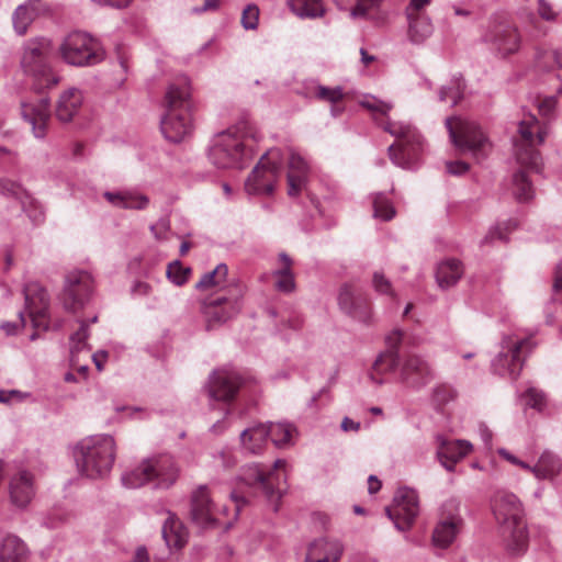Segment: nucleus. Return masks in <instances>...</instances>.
Masks as SVG:
<instances>
[{"instance_id":"nucleus-40","label":"nucleus","mask_w":562,"mask_h":562,"mask_svg":"<svg viewBox=\"0 0 562 562\" xmlns=\"http://www.w3.org/2000/svg\"><path fill=\"white\" fill-rule=\"evenodd\" d=\"M289 7L300 18L316 19L325 13L322 0H289Z\"/></svg>"},{"instance_id":"nucleus-48","label":"nucleus","mask_w":562,"mask_h":562,"mask_svg":"<svg viewBox=\"0 0 562 562\" xmlns=\"http://www.w3.org/2000/svg\"><path fill=\"white\" fill-rule=\"evenodd\" d=\"M395 215V209L383 193L373 195V216L383 221H390Z\"/></svg>"},{"instance_id":"nucleus-17","label":"nucleus","mask_w":562,"mask_h":562,"mask_svg":"<svg viewBox=\"0 0 562 562\" xmlns=\"http://www.w3.org/2000/svg\"><path fill=\"white\" fill-rule=\"evenodd\" d=\"M178 475L179 469L170 456H159L143 462V485L153 483L154 488H169Z\"/></svg>"},{"instance_id":"nucleus-63","label":"nucleus","mask_w":562,"mask_h":562,"mask_svg":"<svg viewBox=\"0 0 562 562\" xmlns=\"http://www.w3.org/2000/svg\"><path fill=\"white\" fill-rule=\"evenodd\" d=\"M220 5L218 0H205L202 7H194L191 9L193 14H201L210 10H216Z\"/></svg>"},{"instance_id":"nucleus-45","label":"nucleus","mask_w":562,"mask_h":562,"mask_svg":"<svg viewBox=\"0 0 562 562\" xmlns=\"http://www.w3.org/2000/svg\"><path fill=\"white\" fill-rule=\"evenodd\" d=\"M89 337L88 323L80 321L79 329L70 337V355L71 363L78 362V355L87 348V339Z\"/></svg>"},{"instance_id":"nucleus-58","label":"nucleus","mask_w":562,"mask_h":562,"mask_svg":"<svg viewBox=\"0 0 562 562\" xmlns=\"http://www.w3.org/2000/svg\"><path fill=\"white\" fill-rule=\"evenodd\" d=\"M21 186L9 179L0 180V192L4 195L19 196L21 193Z\"/></svg>"},{"instance_id":"nucleus-25","label":"nucleus","mask_w":562,"mask_h":562,"mask_svg":"<svg viewBox=\"0 0 562 562\" xmlns=\"http://www.w3.org/2000/svg\"><path fill=\"white\" fill-rule=\"evenodd\" d=\"M310 173L308 162L292 148L289 149L288 193L297 195L306 186Z\"/></svg>"},{"instance_id":"nucleus-38","label":"nucleus","mask_w":562,"mask_h":562,"mask_svg":"<svg viewBox=\"0 0 562 562\" xmlns=\"http://www.w3.org/2000/svg\"><path fill=\"white\" fill-rule=\"evenodd\" d=\"M407 36L411 43L415 45L423 44L432 34V24L427 15L407 18Z\"/></svg>"},{"instance_id":"nucleus-21","label":"nucleus","mask_w":562,"mask_h":562,"mask_svg":"<svg viewBox=\"0 0 562 562\" xmlns=\"http://www.w3.org/2000/svg\"><path fill=\"white\" fill-rule=\"evenodd\" d=\"M340 308L352 317L366 322L370 316L368 296L357 286L344 284L338 294Z\"/></svg>"},{"instance_id":"nucleus-64","label":"nucleus","mask_w":562,"mask_h":562,"mask_svg":"<svg viewBox=\"0 0 562 562\" xmlns=\"http://www.w3.org/2000/svg\"><path fill=\"white\" fill-rule=\"evenodd\" d=\"M109 353L104 350L97 351L92 355V360L95 364L98 371H102L104 368V363L106 362Z\"/></svg>"},{"instance_id":"nucleus-37","label":"nucleus","mask_w":562,"mask_h":562,"mask_svg":"<svg viewBox=\"0 0 562 562\" xmlns=\"http://www.w3.org/2000/svg\"><path fill=\"white\" fill-rule=\"evenodd\" d=\"M463 268L459 260L447 259L440 262L436 270V280L441 289L453 286L462 277Z\"/></svg>"},{"instance_id":"nucleus-33","label":"nucleus","mask_w":562,"mask_h":562,"mask_svg":"<svg viewBox=\"0 0 562 562\" xmlns=\"http://www.w3.org/2000/svg\"><path fill=\"white\" fill-rule=\"evenodd\" d=\"M227 274V266L225 263H218L214 270L204 273L195 286L199 290H210L215 288L224 291L223 294H229L231 288L239 285L228 282Z\"/></svg>"},{"instance_id":"nucleus-29","label":"nucleus","mask_w":562,"mask_h":562,"mask_svg":"<svg viewBox=\"0 0 562 562\" xmlns=\"http://www.w3.org/2000/svg\"><path fill=\"white\" fill-rule=\"evenodd\" d=\"M303 94L306 98H314L321 101H326L331 103L334 106L331 108V114L337 116L341 109L337 108L336 104L340 102L344 98V91L340 87L328 88L319 85L318 82L311 80L305 82L303 88Z\"/></svg>"},{"instance_id":"nucleus-60","label":"nucleus","mask_w":562,"mask_h":562,"mask_svg":"<svg viewBox=\"0 0 562 562\" xmlns=\"http://www.w3.org/2000/svg\"><path fill=\"white\" fill-rule=\"evenodd\" d=\"M557 99L554 97L544 98L538 105L539 112L543 116H549L555 109Z\"/></svg>"},{"instance_id":"nucleus-14","label":"nucleus","mask_w":562,"mask_h":562,"mask_svg":"<svg viewBox=\"0 0 562 562\" xmlns=\"http://www.w3.org/2000/svg\"><path fill=\"white\" fill-rule=\"evenodd\" d=\"M213 493L207 485L199 486L191 496V519L201 528H214L217 526L231 527V522L222 520L226 516L227 508H217L213 501Z\"/></svg>"},{"instance_id":"nucleus-52","label":"nucleus","mask_w":562,"mask_h":562,"mask_svg":"<svg viewBox=\"0 0 562 562\" xmlns=\"http://www.w3.org/2000/svg\"><path fill=\"white\" fill-rule=\"evenodd\" d=\"M259 14L260 10L257 4L249 3L247 4L240 18V24L245 30H257L259 25Z\"/></svg>"},{"instance_id":"nucleus-11","label":"nucleus","mask_w":562,"mask_h":562,"mask_svg":"<svg viewBox=\"0 0 562 562\" xmlns=\"http://www.w3.org/2000/svg\"><path fill=\"white\" fill-rule=\"evenodd\" d=\"M283 154L279 148L269 149L258 161L245 182L248 194H271L281 175Z\"/></svg>"},{"instance_id":"nucleus-5","label":"nucleus","mask_w":562,"mask_h":562,"mask_svg":"<svg viewBox=\"0 0 562 562\" xmlns=\"http://www.w3.org/2000/svg\"><path fill=\"white\" fill-rule=\"evenodd\" d=\"M382 128L397 139L389 147L391 160L404 169L418 167L423 153V137L411 124L396 121H382Z\"/></svg>"},{"instance_id":"nucleus-15","label":"nucleus","mask_w":562,"mask_h":562,"mask_svg":"<svg viewBox=\"0 0 562 562\" xmlns=\"http://www.w3.org/2000/svg\"><path fill=\"white\" fill-rule=\"evenodd\" d=\"M418 513L417 493L408 487L398 488L393 499V506L386 508L387 517L401 531L407 530L413 525Z\"/></svg>"},{"instance_id":"nucleus-9","label":"nucleus","mask_w":562,"mask_h":562,"mask_svg":"<svg viewBox=\"0 0 562 562\" xmlns=\"http://www.w3.org/2000/svg\"><path fill=\"white\" fill-rule=\"evenodd\" d=\"M445 125L450 140L462 153H471L476 158L487 155L490 142L475 122L451 116L446 119Z\"/></svg>"},{"instance_id":"nucleus-6","label":"nucleus","mask_w":562,"mask_h":562,"mask_svg":"<svg viewBox=\"0 0 562 562\" xmlns=\"http://www.w3.org/2000/svg\"><path fill=\"white\" fill-rule=\"evenodd\" d=\"M52 52L53 43L47 37H34L23 45L21 67L40 88H50L59 82V77L53 71L49 61Z\"/></svg>"},{"instance_id":"nucleus-35","label":"nucleus","mask_w":562,"mask_h":562,"mask_svg":"<svg viewBox=\"0 0 562 562\" xmlns=\"http://www.w3.org/2000/svg\"><path fill=\"white\" fill-rule=\"evenodd\" d=\"M269 430L266 425L259 424L241 431L243 448L254 454L261 453L266 447Z\"/></svg>"},{"instance_id":"nucleus-62","label":"nucleus","mask_w":562,"mask_h":562,"mask_svg":"<svg viewBox=\"0 0 562 562\" xmlns=\"http://www.w3.org/2000/svg\"><path fill=\"white\" fill-rule=\"evenodd\" d=\"M403 331L401 329H394L386 336V344L390 350H396L397 346L401 344L403 339Z\"/></svg>"},{"instance_id":"nucleus-34","label":"nucleus","mask_w":562,"mask_h":562,"mask_svg":"<svg viewBox=\"0 0 562 562\" xmlns=\"http://www.w3.org/2000/svg\"><path fill=\"white\" fill-rule=\"evenodd\" d=\"M561 471V458L550 450H544L532 467V474L539 480H553Z\"/></svg>"},{"instance_id":"nucleus-43","label":"nucleus","mask_w":562,"mask_h":562,"mask_svg":"<svg viewBox=\"0 0 562 562\" xmlns=\"http://www.w3.org/2000/svg\"><path fill=\"white\" fill-rule=\"evenodd\" d=\"M464 85L461 78H453L448 85L441 87L439 91V101H451V105H457L463 98Z\"/></svg>"},{"instance_id":"nucleus-2","label":"nucleus","mask_w":562,"mask_h":562,"mask_svg":"<svg viewBox=\"0 0 562 562\" xmlns=\"http://www.w3.org/2000/svg\"><path fill=\"white\" fill-rule=\"evenodd\" d=\"M166 112L160 120V131L170 143H181L194 130L193 103L187 78L169 86L166 92Z\"/></svg>"},{"instance_id":"nucleus-13","label":"nucleus","mask_w":562,"mask_h":562,"mask_svg":"<svg viewBox=\"0 0 562 562\" xmlns=\"http://www.w3.org/2000/svg\"><path fill=\"white\" fill-rule=\"evenodd\" d=\"M243 288L233 286L229 294H218L206 300L202 308L206 328H216L235 317L243 307Z\"/></svg>"},{"instance_id":"nucleus-20","label":"nucleus","mask_w":562,"mask_h":562,"mask_svg":"<svg viewBox=\"0 0 562 562\" xmlns=\"http://www.w3.org/2000/svg\"><path fill=\"white\" fill-rule=\"evenodd\" d=\"M483 41L490 44L498 55L505 57L518 52L520 35L518 30L510 24H495L483 35Z\"/></svg>"},{"instance_id":"nucleus-32","label":"nucleus","mask_w":562,"mask_h":562,"mask_svg":"<svg viewBox=\"0 0 562 562\" xmlns=\"http://www.w3.org/2000/svg\"><path fill=\"white\" fill-rule=\"evenodd\" d=\"M45 10L40 0H30L16 8L13 14V26L19 35L26 33L33 21Z\"/></svg>"},{"instance_id":"nucleus-39","label":"nucleus","mask_w":562,"mask_h":562,"mask_svg":"<svg viewBox=\"0 0 562 562\" xmlns=\"http://www.w3.org/2000/svg\"><path fill=\"white\" fill-rule=\"evenodd\" d=\"M460 519L457 517H450L441 520L435 528L432 533V540L435 546L440 548H447L454 540L459 531Z\"/></svg>"},{"instance_id":"nucleus-4","label":"nucleus","mask_w":562,"mask_h":562,"mask_svg":"<svg viewBox=\"0 0 562 562\" xmlns=\"http://www.w3.org/2000/svg\"><path fill=\"white\" fill-rule=\"evenodd\" d=\"M116 446L110 435H94L81 440L76 447L79 472L89 479L105 477L112 470Z\"/></svg>"},{"instance_id":"nucleus-55","label":"nucleus","mask_w":562,"mask_h":562,"mask_svg":"<svg viewBox=\"0 0 562 562\" xmlns=\"http://www.w3.org/2000/svg\"><path fill=\"white\" fill-rule=\"evenodd\" d=\"M526 404L535 409L541 411L546 405L544 394L535 389L529 387L525 393Z\"/></svg>"},{"instance_id":"nucleus-54","label":"nucleus","mask_w":562,"mask_h":562,"mask_svg":"<svg viewBox=\"0 0 562 562\" xmlns=\"http://www.w3.org/2000/svg\"><path fill=\"white\" fill-rule=\"evenodd\" d=\"M122 485L127 490H135L140 485V470L138 467L125 470L121 476Z\"/></svg>"},{"instance_id":"nucleus-1","label":"nucleus","mask_w":562,"mask_h":562,"mask_svg":"<svg viewBox=\"0 0 562 562\" xmlns=\"http://www.w3.org/2000/svg\"><path fill=\"white\" fill-rule=\"evenodd\" d=\"M254 127L248 122L216 134L210 144L207 157L221 169L244 168L252 157Z\"/></svg>"},{"instance_id":"nucleus-49","label":"nucleus","mask_w":562,"mask_h":562,"mask_svg":"<svg viewBox=\"0 0 562 562\" xmlns=\"http://www.w3.org/2000/svg\"><path fill=\"white\" fill-rule=\"evenodd\" d=\"M400 362L397 350H387L381 353L373 363V372L384 373L394 371Z\"/></svg>"},{"instance_id":"nucleus-41","label":"nucleus","mask_w":562,"mask_h":562,"mask_svg":"<svg viewBox=\"0 0 562 562\" xmlns=\"http://www.w3.org/2000/svg\"><path fill=\"white\" fill-rule=\"evenodd\" d=\"M266 427L269 430L268 437L276 447L283 448L292 443L295 434L293 425L289 423H268Z\"/></svg>"},{"instance_id":"nucleus-57","label":"nucleus","mask_w":562,"mask_h":562,"mask_svg":"<svg viewBox=\"0 0 562 562\" xmlns=\"http://www.w3.org/2000/svg\"><path fill=\"white\" fill-rule=\"evenodd\" d=\"M430 3V0H411L406 8V16L425 15L422 11Z\"/></svg>"},{"instance_id":"nucleus-27","label":"nucleus","mask_w":562,"mask_h":562,"mask_svg":"<svg viewBox=\"0 0 562 562\" xmlns=\"http://www.w3.org/2000/svg\"><path fill=\"white\" fill-rule=\"evenodd\" d=\"M161 533L167 547L171 550H181L189 540V531L184 524L172 513L167 512Z\"/></svg>"},{"instance_id":"nucleus-51","label":"nucleus","mask_w":562,"mask_h":562,"mask_svg":"<svg viewBox=\"0 0 562 562\" xmlns=\"http://www.w3.org/2000/svg\"><path fill=\"white\" fill-rule=\"evenodd\" d=\"M191 269L183 267L179 260H175L168 265L167 278L176 285L181 286L189 280Z\"/></svg>"},{"instance_id":"nucleus-42","label":"nucleus","mask_w":562,"mask_h":562,"mask_svg":"<svg viewBox=\"0 0 562 562\" xmlns=\"http://www.w3.org/2000/svg\"><path fill=\"white\" fill-rule=\"evenodd\" d=\"M103 196L113 206L122 209H138L140 207V195L136 191H117L103 193Z\"/></svg>"},{"instance_id":"nucleus-44","label":"nucleus","mask_w":562,"mask_h":562,"mask_svg":"<svg viewBox=\"0 0 562 562\" xmlns=\"http://www.w3.org/2000/svg\"><path fill=\"white\" fill-rule=\"evenodd\" d=\"M334 2L341 10H346L349 5L356 3L351 9V16L364 18L369 14L371 9L376 8L380 4L381 0H334Z\"/></svg>"},{"instance_id":"nucleus-12","label":"nucleus","mask_w":562,"mask_h":562,"mask_svg":"<svg viewBox=\"0 0 562 562\" xmlns=\"http://www.w3.org/2000/svg\"><path fill=\"white\" fill-rule=\"evenodd\" d=\"M94 293V280L85 270H72L65 277L64 286L59 295L63 307L71 313L83 310Z\"/></svg>"},{"instance_id":"nucleus-24","label":"nucleus","mask_w":562,"mask_h":562,"mask_svg":"<svg viewBox=\"0 0 562 562\" xmlns=\"http://www.w3.org/2000/svg\"><path fill=\"white\" fill-rule=\"evenodd\" d=\"M437 457L447 471H453L456 464L468 456L472 445L467 440H448L443 436L436 437Z\"/></svg>"},{"instance_id":"nucleus-10","label":"nucleus","mask_w":562,"mask_h":562,"mask_svg":"<svg viewBox=\"0 0 562 562\" xmlns=\"http://www.w3.org/2000/svg\"><path fill=\"white\" fill-rule=\"evenodd\" d=\"M286 462L278 459L273 469L266 471L259 464L245 465L241 470V480L249 486L258 485L270 502H279L285 491Z\"/></svg>"},{"instance_id":"nucleus-59","label":"nucleus","mask_w":562,"mask_h":562,"mask_svg":"<svg viewBox=\"0 0 562 562\" xmlns=\"http://www.w3.org/2000/svg\"><path fill=\"white\" fill-rule=\"evenodd\" d=\"M538 13L546 21H553L557 18L555 11L547 0H538Z\"/></svg>"},{"instance_id":"nucleus-30","label":"nucleus","mask_w":562,"mask_h":562,"mask_svg":"<svg viewBox=\"0 0 562 562\" xmlns=\"http://www.w3.org/2000/svg\"><path fill=\"white\" fill-rule=\"evenodd\" d=\"M293 260L285 252H280L277 267L272 271L274 288L282 293H290L295 289V279L292 270Z\"/></svg>"},{"instance_id":"nucleus-19","label":"nucleus","mask_w":562,"mask_h":562,"mask_svg":"<svg viewBox=\"0 0 562 562\" xmlns=\"http://www.w3.org/2000/svg\"><path fill=\"white\" fill-rule=\"evenodd\" d=\"M25 308L34 328H48L47 311L49 299L46 290L37 282H27L23 288Z\"/></svg>"},{"instance_id":"nucleus-31","label":"nucleus","mask_w":562,"mask_h":562,"mask_svg":"<svg viewBox=\"0 0 562 562\" xmlns=\"http://www.w3.org/2000/svg\"><path fill=\"white\" fill-rule=\"evenodd\" d=\"M83 102L82 93L77 88L64 91L56 105V116L60 122H70L79 112Z\"/></svg>"},{"instance_id":"nucleus-46","label":"nucleus","mask_w":562,"mask_h":562,"mask_svg":"<svg viewBox=\"0 0 562 562\" xmlns=\"http://www.w3.org/2000/svg\"><path fill=\"white\" fill-rule=\"evenodd\" d=\"M513 192L519 201H528L533 196L532 184L524 171H518L514 175Z\"/></svg>"},{"instance_id":"nucleus-26","label":"nucleus","mask_w":562,"mask_h":562,"mask_svg":"<svg viewBox=\"0 0 562 562\" xmlns=\"http://www.w3.org/2000/svg\"><path fill=\"white\" fill-rule=\"evenodd\" d=\"M22 115L27 121L37 138L46 134V127L50 119L49 102L47 99H41L36 103H23Z\"/></svg>"},{"instance_id":"nucleus-53","label":"nucleus","mask_w":562,"mask_h":562,"mask_svg":"<svg viewBox=\"0 0 562 562\" xmlns=\"http://www.w3.org/2000/svg\"><path fill=\"white\" fill-rule=\"evenodd\" d=\"M456 396L454 390L446 384L438 385L432 391V400L438 405H445Z\"/></svg>"},{"instance_id":"nucleus-61","label":"nucleus","mask_w":562,"mask_h":562,"mask_svg":"<svg viewBox=\"0 0 562 562\" xmlns=\"http://www.w3.org/2000/svg\"><path fill=\"white\" fill-rule=\"evenodd\" d=\"M446 168L449 173L460 176L469 170V165L464 161H448Z\"/></svg>"},{"instance_id":"nucleus-50","label":"nucleus","mask_w":562,"mask_h":562,"mask_svg":"<svg viewBox=\"0 0 562 562\" xmlns=\"http://www.w3.org/2000/svg\"><path fill=\"white\" fill-rule=\"evenodd\" d=\"M361 106L369 110L375 120L379 116H385L393 108V105L389 102L382 101L373 95H366L360 101Z\"/></svg>"},{"instance_id":"nucleus-28","label":"nucleus","mask_w":562,"mask_h":562,"mask_svg":"<svg viewBox=\"0 0 562 562\" xmlns=\"http://www.w3.org/2000/svg\"><path fill=\"white\" fill-rule=\"evenodd\" d=\"M341 554L342 546L339 541L321 538L310 544L306 562H337Z\"/></svg>"},{"instance_id":"nucleus-7","label":"nucleus","mask_w":562,"mask_h":562,"mask_svg":"<svg viewBox=\"0 0 562 562\" xmlns=\"http://www.w3.org/2000/svg\"><path fill=\"white\" fill-rule=\"evenodd\" d=\"M518 133L519 138L514 144L517 162L524 168L540 172L542 159L536 146L544 142L547 127L533 114H528L519 122Z\"/></svg>"},{"instance_id":"nucleus-47","label":"nucleus","mask_w":562,"mask_h":562,"mask_svg":"<svg viewBox=\"0 0 562 562\" xmlns=\"http://www.w3.org/2000/svg\"><path fill=\"white\" fill-rule=\"evenodd\" d=\"M536 61L537 66L543 70L562 68V54L555 49H539Z\"/></svg>"},{"instance_id":"nucleus-23","label":"nucleus","mask_w":562,"mask_h":562,"mask_svg":"<svg viewBox=\"0 0 562 562\" xmlns=\"http://www.w3.org/2000/svg\"><path fill=\"white\" fill-rule=\"evenodd\" d=\"M401 381L412 387H422L434 379V371L426 360L416 355L408 356L400 372Z\"/></svg>"},{"instance_id":"nucleus-36","label":"nucleus","mask_w":562,"mask_h":562,"mask_svg":"<svg viewBox=\"0 0 562 562\" xmlns=\"http://www.w3.org/2000/svg\"><path fill=\"white\" fill-rule=\"evenodd\" d=\"M29 550L16 536L9 535L0 544V562H26Z\"/></svg>"},{"instance_id":"nucleus-3","label":"nucleus","mask_w":562,"mask_h":562,"mask_svg":"<svg viewBox=\"0 0 562 562\" xmlns=\"http://www.w3.org/2000/svg\"><path fill=\"white\" fill-rule=\"evenodd\" d=\"M493 513L501 525L504 549L509 557L517 558L528 549L527 526L518 498L508 492H498L493 498Z\"/></svg>"},{"instance_id":"nucleus-22","label":"nucleus","mask_w":562,"mask_h":562,"mask_svg":"<svg viewBox=\"0 0 562 562\" xmlns=\"http://www.w3.org/2000/svg\"><path fill=\"white\" fill-rule=\"evenodd\" d=\"M10 502L16 508H25L36 493L34 475L27 470H19L9 480Z\"/></svg>"},{"instance_id":"nucleus-8","label":"nucleus","mask_w":562,"mask_h":562,"mask_svg":"<svg viewBox=\"0 0 562 562\" xmlns=\"http://www.w3.org/2000/svg\"><path fill=\"white\" fill-rule=\"evenodd\" d=\"M61 60L70 66H92L104 58L99 43L85 32L75 31L66 35L58 46Z\"/></svg>"},{"instance_id":"nucleus-16","label":"nucleus","mask_w":562,"mask_h":562,"mask_svg":"<svg viewBox=\"0 0 562 562\" xmlns=\"http://www.w3.org/2000/svg\"><path fill=\"white\" fill-rule=\"evenodd\" d=\"M506 344L507 352H499L493 360L492 367L498 375L516 379L522 369V353L530 351L536 344L531 338H525L516 342L507 341Z\"/></svg>"},{"instance_id":"nucleus-56","label":"nucleus","mask_w":562,"mask_h":562,"mask_svg":"<svg viewBox=\"0 0 562 562\" xmlns=\"http://www.w3.org/2000/svg\"><path fill=\"white\" fill-rule=\"evenodd\" d=\"M373 286L379 293L394 295L391 282L381 272L373 274Z\"/></svg>"},{"instance_id":"nucleus-18","label":"nucleus","mask_w":562,"mask_h":562,"mask_svg":"<svg viewBox=\"0 0 562 562\" xmlns=\"http://www.w3.org/2000/svg\"><path fill=\"white\" fill-rule=\"evenodd\" d=\"M241 385L240 375L229 369H220L212 372L205 385L211 401L229 403L237 395Z\"/></svg>"}]
</instances>
